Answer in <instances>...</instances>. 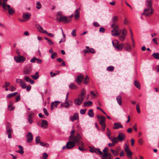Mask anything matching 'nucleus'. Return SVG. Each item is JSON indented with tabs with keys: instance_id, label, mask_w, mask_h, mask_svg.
I'll list each match as a JSON object with an SVG mask.
<instances>
[{
	"instance_id": "412c9836",
	"label": "nucleus",
	"mask_w": 159,
	"mask_h": 159,
	"mask_svg": "<svg viewBox=\"0 0 159 159\" xmlns=\"http://www.w3.org/2000/svg\"><path fill=\"white\" fill-rule=\"evenodd\" d=\"M61 102L59 101H56L54 102H52L51 103V109L52 110L54 107H56L58 105V103H60Z\"/></svg>"
},
{
	"instance_id": "bf43d9fd",
	"label": "nucleus",
	"mask_w": 159,
	"mask_h": 159,
	"mask_svg": "<svg viewBox=\"0 0 159 159\" xmlns=\"http://www.w3.org/2000/svg\"><path fill=\"white\" fill-rule=\"evenodd\" d=\"M86 109H81L80 111V112L81 114H84L85 113Z\"/></svg>"
},
{
	"instance_id": "72a5a7b5",
	"label": "nucleus",
	"mask_w": 159,
	"mask_h": 159,
	"mask_svg": "<svg viewBox=\"0 0 159 159\" xmlns=\"http://www.w3.org/2000/svg\"><path fill=\"white\" fill-rule=\"evenodd\" d=\"M152 56L154 58L157 59H159V53H154Z\"/></svg>"
},
{
	"instance_id": "a211bd4d",
	"label": "nucleus",
	"mask_w": 159,
	"mask_h": 159,
	"mask_svg": "<svg viewBox=\"0 0 159 159\" xmlns=\"http://www.w3.org/2000/svg\"><path fill=\"white\" fill-rule=\"evenodd\" d=\"M124 44V49L127 52H130L131 51L130 45L127 43Z\"/></svg>"
},
{
	"instance_id": "0eeeda50",
	"label": "nucleus",
	"mask_w": 159,
	"mask_h": 159,
	"mask_svg": "<svg viewBox=\"0 0 159 159\" xmlns=\"http://www.w3.org/2000/svg\"><path fill=\"white\" fill-rule=\"evenodd\" d=\"M14 59L15 61L18 63L23 62L24 61L26 58L23 56H15L14 57Z\"/></svg>"
},
{
	"instance_id": "4c0bfd02",
	"label": "nucleus",
	"mask_w": 159,
	"mask_h": 159,
	"mask_svg": "<svg viewBox=\"0 0 159 159\" xmlns=\"http://www.w3.org/2000/svg\"><path fill=\"white\" fill-rule=\"evenodd\" d=\"M107 70L109 71H113L114 70V67L113 66H109L107 68Z\"/></svg>"
},
{
	"instance_id": "b1692460",
	"label": "nucleus",
	"mask_w": 159,
	"mask_h": 159,
	"mask_svg": "<svg viewBox=\"0 0 159 159\" xmlns=\"http://www.w3.org/2000/svg\"><path fill=\"white\" fill-rule=\"evenodd\" d=\"M62 107H65L66 108H68L70 106V104L67 100H66L65 102L62 103L61 105Z\"/></svg>"
},
{
	"instance_id": "bb28decb",
	"label": "nucleus",
	"mask_w": 159,
	"mask_h": 159,
	"mask_svg": "<svg viewBox=\"0 0 159 159\" xmlns=\"http://www.w3.org/2000/svg\"><path fill=\"white\" fill-rule=\"evenodd\" d=\"M116 100L119 104L120 105H122V100L121 97L120 95L116 97Z\"/></svg>"
},
{
	"instance_id": "49530a36",
	"label": "nucleus",
	"mask_w": 159,
	"mask_h": 159,
	"mask_svg": "<svg viewBox=\"0 0 159 159\" xmlns=\"http://www.w3.org/2000/svg\"><path fill=\"white\" fill-rule=\"evenodd\" d=\"M57 57V54L56 52H54L53 53H52L51 56V58L52 59H54L55 57Z\"/></svg>"
},
{
	"instance_id": "58836bf2",
	"label": "nucleus",
	"mask_w": 159,
	"mask_h": 159,
	"mask_svg": "<svg viewBox=\"0 0 159 159\" xmlns=\"http://www.w3.org/2000/svg\"><path fill=\"white\" fill-rule=\"evenodd\" d=\"M111 141L115 144L119 142L117 138L115 137H113L112 139H111Z\"/></svg>"
},
{
	"instance_id": "5701e85b",
	"label": "nucleus",
	"mask_w": 159,
	"mask_h": 159,
	"mask_svg": "<svg viewBox=\"0 0 159 159\" xmlns=\"http://www.w3.org/2000/svg\"><path fill=\"white\" fill-rule=\"evenodd\" d=\"M151 11L148 14H149V15L150 14H153V11H154V9L152 8V7H148L144 9V12H148L150 11Z\"/></svg>"
},
{
	"instance_id": "680f3d73",
	"label": "nucleus",
	"mask_w": 159,
	"mask_h": 159,
	"mask_svg": "<svg viewBox=\"0 0 159 159\" xmlns=\"http://www.w3.org/2000/svg\"><path fill=\"white\" fill-rule=\"evenodd\" d=\"M71 34L73 36L75 37L76 35V30H73L71 32Z\"/></svg>"
},
{
	"instance_id": "f03ea898",
	"label": "nucleus",
	"mask_w": 159,
	"mask_h": 159,
	"mask_svg": "<svg viewBox=\"0 0 159 159\" xmlns=\"http://www.w3.org/2000/svg\"><path fill=\"white\" fill-rule=\"evenodd\" d=\"M109 150L107 147H106L103 150V153L100 157L102 159H113V156L110 153H108Z\"/></svg>"
},
{
	"instance_id": "7c9ffc66",
	"label": "nucleus",
	"mask_w": 159,
	"mask_h": 159,
	"mask_svg": "<svg viewBox=\"0 0 159 159\" xmlns=\"http://www.w3.org/2000/svg\"><path fill=\"white\" fill-rule=\"evenodd\" d=\"M111 25V27L113 29H116L118 28V25L117 23H112Z\"/></svg>"
},
{
	"instance_id": "774afa93",
	"label": "nucleus",
	"mask_w": 159,
	"mask_h": 159,
	"mask_svg": "<svg viewBox=\"0 0 159 159\" xmlns=\"http://www.w3.org/2000/svg\"><path fill=\"white\" fill-rule=\"evenodd\" d=\"M31 88V86L30 85H29L27 87H26V90L27 91H29L30 90Z\"/></svg>"
},
{
	"instance_id": "cd10ccee",
	"label": "nucleus",
	"mask_w": 159,
	"mask_h": 159,
	"mask_svg": "<svg viewBox=\"0 0 159 159\" xmlns=\"http://www.w3.org/2000/svg\"><path fill=\"white\" fill-rule=\"evenodd\" d=\"M69 88L70 89H76L78 87L77 86L75 85L73 83H71L69 85Z\"/></svg>"
},
{
	"instance_id": "0e129e2a",
	"label": "nucleus",
	"mask_w": 159,
	"mask_h": 159,
	"mask_svg": "<svg viewBox=\"0 0 159 159\" xmlns=\"http://www.w3.org/2000/svg\"><path fill=\"white\" fill-rule=\"evenodd\" d=\"M105 30V29L104 28L101 27L99 29V31L100 32H102L103 33L104 32Z\"/></svg>"
},
{
	"instance_id": "1a4fd4ad",
	"label": "nucleus",
	"mask_w": 159,
	"mask_h": 159,
	"mask_svg": "<svg viewBox=\"0 0 159 159\" xmlns=\"http://www.w3.org/2000/svg\"><path fill=\"white\" fill-rule=\"evenodd\" d=\"M84 100V98L78 96L77 98L74 100V104L76 105H80L81 104Z\"/></svg>"
},
{
	"instance_id": "f704fd0d",
	"label": "nucleus",
	"mask_w": 159,
	"mask_h": 159,
	"mask_svg": "<svg viewBox=\"0 0 159 159\" xmlns=\"http://www.w3.org/2000/svg\"><path fill=\"white\" fill-rule=\"evenodd\" d=\"M146 4L147 7H152V0H147Z\"/></svg>"
},
{
	"instance_id": "f3484780",
	"label": "nucleus",
	"mask_w": 159,
	"mask_h": 159,
	"mask_svg": "<svg viewBox=\"0 0 159 159\" xmlns=\"http://www.w3.org/2000/svg\"><path fill=\"white\" fill-rule=\"evenodd\" d=\"M31 14L30 13H24L23 14V18L25 20H28L30 18Z\"/></svg>"
},
{
	"instance_id": "4468645a",
	"label": "nucleus",
	"mask_w": 159,
	"mask_h": 159,
	"mask_svg": "<svg viewBox=\"0 0 159 159\" xmlns=\"http://www.w3.org/2000/svg\"><path fill=\"white\" fill-rule=\"evenodd\" d=\"M106 119V118L105 116H100V119L98 120L99 121L100 124L102 126H103L104 127L106 126V125L105 123Z\"/></svg>"
},
{
	"instance_id": "dca6fc26",
	"label": "nucleus",
	"mask_w": 159,
	"mask_h": 159,
	"mask_svg": "<svg viewBox=\"0 0 159 159\" xmlns=\"http://www.w3.org/2000/svg\"><path fill=\"white\" fill-rule=\"evenodd\" d=\"M123 128V126L120 123L115 122L114 124V126L113 128L114 129H118L120 128Z\"/></svg>"
},
{
	"instance_id": "f257e3e1",
	"label": "nucleus",
	"mask_w": 159,
	"mask_h": 159,
	"mask_svg": "<svg viewBox=\"0 0 159 159\" xmlns=\"http://www.w3.org/2000/svg\"><path fill=\"white\" fill-rule=\"evenodd\" d=\"M55 20L59 23L63 22L64 23H66L69 21L67 17L63 16L62 13L61 11L57 12V17Z\"/></svg>"
},
{
	"instance_id": "9d476101",
	"label": "nucleus",
	"mask_w": 159,
	"mask_h": 159,
	"mask_svg": "<svg viewBox=\"0 0 159 159\" xmlns=\"http://www.w3.org/2000/svg\"><path fill=\"white\" fill-rule=\"evenodd\" d=\"M117 44H115L113 41H112V43L113 46L116 49L120 51L122 50L124 46V44L123 43H121L120 44H118V42L117 41Z\"/></svg>"
},
{
	"instance_id": "c9c22d12",
	"label": "nucleus",
	"mask_w": 159,
	"mask_h": 159,
	"mask_svg": "<svg viewBox=\"0 0 159 159\" xmlns=\"http://www.w3.org/2000/svg\"><path fill=\"white\" fill-rule=\"evenodd\" d=\"M89 78L88 76H86L84 82V83L85 84H87L89 82Z\"/></svg>"
},
{
	"instance_id": "de8ad7c7",
	"label": "nucleus",
	"mask_w": 159,
	"mask_h": 159,
	"mask_svg": "<svg viewBox=\"0 0 159 159\" xmlns=\"http://www.w3.org/2000/svg\"><path fill=\"white\" fill-rule=\"evenodd\" d=\"M5 1H7V0H0V7H2Z\"/></svg>"
},
{
	"instance_id": "8fccbe9b",
	"label": "nucleus",
	"mask_w": 159,
	"mask_h": 159,
	"mask_svg": "<svg viewBox=\"0 0 159 159\" xmlns=\"http://www.w3.org/2000/svg\"><path fill=\"white\" fill-rule=\"evenodd\" d=\"M36 5V8L37 9H40L41 8V5L39 2H37Z\"/></svg>"
},
{
	"instance_id": "e2e57ef3",
	"label": "nucleus",
	"mask_w": 159,
	"mask_h": 159,
	"mask_svg": "<svg viewBox=\"0 0 159 159\" xmlns=\"http://www.w3.org/2000/svg\"><path fill=\"white\" fill-rule=\"evenodd\" d=\"M106 134L108 137H109V136H110L111 132L108 128H107V132Z\"/></svg>"
},
{
	"instance_id": "7ed1b4c3",
	"label": "nucleus",
	"mask_w": 159,
	"mask_h": 159,
	"mask_svg": "<svg viewBox=\"0 0 159 159\" xmlns=\"http://www.w3.org/2000/svg\"><path fill=\"white\" fill-rule=\"evenodd\" d=\"M2 7L4 11H8L9 14L10 15H13L15 12V9L7 4V1H5Z\"/></svg>"
},
{
	"instance_id": "4d7b16f0",
	"label": "nucleus",
	"mask_w": 159,
	"mask_h": 159,
	"mask_svg": "<svg viewBox=\"0 0 159 159\" xmlns=\"http://www.w3.org/2000/svg\"><path fill=\"white\" fill-rule=\"evenodd\" d=\"M43 110L44 113L46 116H48L49 115V113H48L47 109L45 108H44Z\"/></svg>"
},
{
	"instance_id": "a19ab883",
	"label": "nucleus",
	"mask_w": 159,
	"mask_h": 159,
	"mask_svg": "<svg viewBox=\"0 0 159 159\" xmlns=\"http://www.w3.org/2000/svg\"><path fill=\"white\" fill-rule=\"evenodd\" d=\"M36 27L38 29V30H39V32H43V29L42 27L39 25H36Z\"/></svg>"
},
{
	"instance_id": "2eb2a0df",
	"label": "nucleus",
	"mask_w": 159,
	"mask_h": 159,
	"mask_svg": "<svg viewBox=\"0 0 159 159\" xmlns=\"http://www.w3.org/2000/svg\"><path fill=\"white\" fill-rule=\"evenodd\" d=\"M32 70V66L31 65H30L28 68L26 67L24 71V74L25 75H27L30 73Z\"/></svg>"
},
{
	"instance_id": "864d4df0",
	"label": "nucleus",
	"mask_w": 159,
	"mask_h": 159,
	"mask_svg": "<svg viewBox=\"0 0 159 159\" xmlns=\"http://www.w3.org/2000/svg\"><path fill=\"white\" fill-rule=\"evenodd\" d=\"M125 36L124 35H122L121 36H119V38L120 40L123 41L125 40Z\"/></svg>"
},
{
	"instance_id": "37998d69",
	"label": "nucleus",
	"mask_w": 159,
	"mask_h": 159,
	"mask_svg": "<svg viewBox=\"0 0 159 159\" xmlns=\"http://www.w3.org/2000/svg\"><path fill=\"white\" fill-rule=\"evenodd\" d=\"M117 17L116 16H115L113 17L112 19V23H116L117 20Z\"/></svg>"
},
{
	"instance_id": "2f4dec72",
	"label": "nucleus",
	"mask_w": 159,
	"mask_h": 159,
	"mask_svg": "<svg viewBox=\"0 0 159 159\" xmlns=\"http://www.w3.org/2000/svg\"><path fill=\"white\" fill-rule=\"evenodd\" d=\"M84 106H91L92 105V102L90 101L85 102L84 103Z\"/></svg>"
},
{
	"instance_id": "aec40b11",
	"label": "nucleus",
	"mask_w": 159,
	"mask_h": 159,
	"mask_svg": "<svg viewBox=\"0 0 159 159\" xmlns=\"http://www.w3.org/2000/svg\"><path fill=\"white\" fill-rule=\"evenodd\" d=\"M78 114L77 113H75L73 116L70 117V119L72 121L77 120L79 119Z\"/></svg>"
},
{
	"instance_id": "393cba45",
	"label": "nucleus",
	"mask_w": 159,
	"mask_h": 159,
	"mask_svg": "<svg viewBox=\"0 0 159 159\" xmlns=\"http://www.w3.org/2000/svg\"><path fill=\"white\" fill-rule=\"evenodd\" d=\"M39 72H36L35 75H31V77L34 80H37L38 79L39 77Z\"/></svg>"
},
{
	"instance_id": "423d86ee",
	"label": "nucleus",
	"mask_w": 159,
	"mask_h": 159,
	"mask_svg": "<svg viewBox=\"0 0 159 159\" xmlns=\"http://www.w3.org/2000/svg\"><path fill=\"white\" fill-rule=\"evenodd\" d=\"M75 146V144L74 142L69 141L66 143V145L63 146L62 149H64L66 148L67 149H70L74 147Z\"/></svg>"
},
{
	"instance_id": "6ab92c4d",
	"label": "nucleus",
	"mask_w": 159,
	"mask_h": 159,
	"mask_svg": "<svg viewBox=\"0 0 159 159\" xmlns=\"http://www.w3.org/2000/svg\"><path fill=\"white\" fill-rule=\"evenodd\" d=\"M80 10V8H79L77 9L74 12V16L75 20L78 19L80 17L79 11Z\"/></svg>"
},
{
	"instance_id": "79ce46f5",
	"label": "nucleus",
	"mask_w": 159,
	"mask_h": 159,
	"mask_svg": "<svg viewBox=\"0 0 159 159\" xmlns=\"http://www.w3.org/2000/svg\"><path fill=\"white\" fill-rule=\"evenodd\" d=\"M35 142L36 144H38L40 142V137L39 136H38L36 137Z\"/></svg>"
},
{
	"instance_id": "a18cd8bd",
	"label": "nucleus",
	"mask_w": 159,
	"mask_h": 159,
	"mask_svg": "<svg viewBox=\"0 0 159 159\" xmlns=\"http://www.w3.org/2000/svg\"><path fill=\"white\" fill-rule=\"evenodd\" d=\"M48 154L46 152L43 153L42 156V158L43 159H47L48 157Z\"/></svg>"
},
{
	"instance_id": "4be33fe9",
	"label": "nucleus",
	"mask_w": 159,
	"mask_h": 159,
	"mask_svg": "<svg viewBox=\"0 0 159 159\" xmlns=\"http://www.w3.org/2000/svg\"><path fill=\"white\" fill-rule=\"evenodd\" d=\"M41 126L43 128H46L48 127V123L46 120H42V123L41 124Z\"/></svg>"
},
{
	"instance_id": "13d9d810",
	"label": "nucleus",
	"mask_w": 159,
	"mask_h": 159,
	"mask_svg": "<svg viewBox=\"0 0 159 159\" xmlns=\"http://www.w3.org/2000/svg\"><path fill=\"white\" fill-rule=\"evenodd\" d=\"M8 110L10 111H12V110H13L14 109V107H13L12 106V105L11 104H9L8 105Z\"/></svg>"
},
{
	"instance_id": "ddd939ff",
	"label": "nucleus",
	"mask_w": 159,
	"mask_h": 159,
	"mask_svg": "<svg viewBox=\"0 0 159 159\" xmlns=\"http://www.w3.org/2000/svg\"><path fill=\"white\" fill-rule=\"evenodd\" d=\"M27 142L30 143L33 140V136L30 132H29L26 136Z\"/></svg>"
},
{
	"instance_id": "5fc2aeb1",
	"label": "nucleus",
	"mask_w": 159,
	"mask_h": 159,
	"mask_svg": "<svg viewBox=\"0 0 159 159\" xmlns=\"http://www.w3.org/2000/svg\"><path fill=\"white\" fill-rule=\"evenodd\" d=\"M115 29H113V30H112L111 31V34L112 35L115 36H117L118 34H117L116 33H115Z\"/></svg>"
},
{
	"instance_id": "052dcab7",
	"label": "nucleus",
	"mask_w": 159,
	"mask_h": 159,
	"mask_svg": "<svg viewBox=\"0 0 159 159\" xmlns=\"http://www.w3.org/2000/svg\"><path fill=\"white\" fill-rule=\"evenodd\" d=\"M36 62L38 64H41V63H42V60L41 59H39L36 58Z\"/></svg>"
},
{
	"instance_id": "c85d7f7f",
	"label": "nucleus",
	"mask_w": 159,
	"mask_h": 159,
	"mask_svg": "<svg viewBox=\"0 0 159 159\" xmlns=\"http://www.w3.org/2000/svg\"><path fill=\"white\" fill-rule=\"evenodd\" d=\"M134 85L137 88L139 89H140V85L139 83L136 80L134 81Z\"/></svg>"
},
{
	"instance_id": "69168bd1",
	"label": "nucleus",
	"mask_w": 159,
	"mask_h": 159,
	"mask_svg": "<svg viewBox=\"0 0 159 159\" xmlns=\"http://www.w3.org/2000/svg\"><path fill=\"white\" fill-rule=\"evenodd\" d=\"M122 35L125 36L127 34V31L125 29H124V30L122 31Z\"/></svg>"
},
{
	"instance_id": "09e8293b",
	"label": "nucleus",
	"mask_w": 159,
	"mask_h": 159,
	"mask_svg": "<svg viewBox=\"0 0 159 159\" xmlns=\"http://www.w3.org/2000/svg\"><path fill=\"white\" fill-rule=\"evenodd\" d=\"M16 82L18 84H21L23 82L22 80L20 79H16Z\"/></svg>"
},
{
	"instance_id": "20e7f679",
	"label": "nucleus",
	"mask_w": 159,
	"mask_h": 159,
	"mask_svg": "<svg viewBox=\"0 0 159 159\" xmlns=\"http://www.w3.org/2000/svg\"><path fill=\"white\" fill-rule=\"evenodd\" d=\"M82 138L80 134H78L74 136L70 140H72V141L74 142L75 144L76 143H77L78 145H80L82 146L84 145L83 143L82 142H80V140Z\"/></svg>"
},
{
	"instance_id": "a878e982",
	"label": "nucleus",
	"mask_w": 159,
	"mask_h": 159,
	"mask_svg": "<svg viewBox=\"0 0 159 159\" xmlns=\"http://www.w3.org/2000/svg\"><path fill=\"white\" fill-rule=\"evenodd\" d=\"M18 147L20 149V150L17 151H16V152L21 154H23L24 152L23 150V147L21 145H18Z\"/></svg>"
},
{
	"instance_id": "9b49d317",
	"label": "nucleus",
	"mask_w": 159,
	"mask_h": 159,
	"mask_svg": "<svg viewBox=\"0 0 159 159\" xmlns=\"http://www.w3.org/2000/svg\"><path fill=\"white\" fill-rule=\"evenodd\" d=\"M84 78V76L83 74H79L77 76V79L75 80V81L78 84H79L83 81Z\"/></svg>"
},
{
	"instance_id": "6e6552de",
	"label": "nucleus",
	"mask_w": 159,
	"mask_h": 159,
	"mask_svg": "<svg viewBox=\"0 0 159 159\" xmlns=\"http://www.w3.org/2000/svg\"><path fill=\"white\" fill-rule=\"evenodd\" d=\"M117 138L118 141L122 142L125 139L126 135L123 133H119L117 136Z\"/></svg>"
},
{
	"instance_id": "338daca9",
	"label": "nucleus",
	"mask_w": 159,
	"mask_h": 159,
	"mask_svg": "<svg viewBox=\"0 0 159 159\" xmlns=\"http://www.w3.org/2000/svg\"><path fill=\"white\" fill-rule=\"evenodd\" d=\"M89 52H91L92 53H94L95 52V50L93 48H91L89 50Z\"/></svg>"
},
{
	"instance_id": "473e14b6",
	"label": "nucleus",
	"mask_w": 159,
	"mask_h": 159,
	"mask_svg": "<svg viewBox=\"0 0 159 159\" xmlns=\"http://www.w3.org/2000/svg\"><path fill=\"white\" fill-rule=\"evenodd\" d=\"M86 91L84 89H83L81 92V94L79 95L78 96L80 97L81 98H84V95L85 94Z\"/></svg>"
},
{
	"instance_id": "c03bdc74",
	"label": "nucleus",
	"mask_w": 159,
	"mask_h": 159,
	"mask_svg": "<svg viewBox=\"0 0 159 159\" xmlns=\"http://www.w3.org/2000/svg\"><path fill=\"white\" fill-rule=\"evenodd\" d=\"M39 143L40 145L42 146L46 147H48L49 146V145L48 143L45 144L44 143L41 142Z\"/></svg>"
},
{
	"instance_id": "e433bc0d",
	"label": "nucleus",
	"mask_w": 159,
	"mask_h": 159,
	"mask_svg": "<svg viewBox=\"0 0 159 159\" xmlns=\"http://www.w3.org/2000/svg\"><path fill=\"white\" fill-rule=\"evenodd\" d=\"M95 153L97 154H99L101 155L103 154L102 152L100 151L99 148H95Z\"/></svg>"
},
{
	"instance_id": "c756f323",
	"label": "nucleus",
	"mask_w": 159,
	"mask_h": 159,
	"mask_svg": "<svg viewBox=\"0 0 159 159\" xmlns=\"http://www.w3.org/2000/svg\"><path fill=\"white\" fill-rule=\"evenodd\" d=\"M88 115L91 117H93L94 116V113L92 109H90L89 110Z\"/></svg>"
},
{
	"instance_id": "3c124183",
	"label": "nucleus",
	"mask_w": 159,
	"mask_h": 159,
	"mask_svg": "<svg viewBox=\"0 0 159 159\" xmlns=\"http://www.w3.org/2000/svg\"><path fill=\"white\" fill-rule=\"evenodd\" d=\"M139 104L136 105V110L138 113L139 114L141 112L140 111L139 108Z\"/></svg>"
},
{
	"instance_id": "603ef678",
	"label": "nucleus",
	"mask_w": 159,
	"mask_h": 159,
	"mask_svg": "<svg viewBox=\"0 0 159 159\" xmlns=\"http://www.w3.org/2000/svg\"><path fill=\"white\" fill-rule=\"evenodd\" d=\"M20 86L23 89H25L26 88V84L24 82H23L22 83L20 84Z\"/></svg>"
},
{
	"instance_id": "ea45409f",
	"label": "nucleus",
	"mask_w": 159,
	"mask_h": 159,
	"mask_svg": "<svg viewBox=\"0 0 159 159\" xmlns=\"http://www.w3.org/2000/svg\"><path fill=\"white\" fill-rule=\"evenodd\" d=\"M75 130H73L72 131H71L70 132V135L69 136V139H71L73 137V136H74V134L75 133Z\"/></svg>"
},
{
	"instance_id": "39448f33",
	"label": "nucleus",
	"mask_w": 159,
	"mask_h": 159,
	"mask_svg": "<svg viewBox=\"0 0 159 159\" xmlns=\"http://www.w3.org/2000/svg\"><path fill=\"white\" fill-rule=\"evenodd\" d=\"M6 134H8V138L10 139L11 138V133L12 131V130L11 128V124L7 122L6 125Z\"/></svg>"
},
{
	"instance_id": "6e6d98bb",
	"label": "nucleus",
	"mask_w": 159,
	"mask_h": 159,
	"mask_svg": "<svg viewBox=\"0 0 159 159\" xmlns=\"http://www.w3.org/2000/svg\"><path fill=\"white\" fill-rule=\"evenodd\" d=\"M20 95H18L17 96L16 98V102H17L20 101Z\"/></svg>"
},
{
	"instance_id": "f8f14e48",
	"label": "nucleus",
	"mask_w": 159,
	"mask_h": 159,
	"mask_svg": "<svg viewBox=\"0 0 159 159\" xmlns=\"http://www.w3.org/2000/svg\"><path fill=\"white\" fill-rule=\"evenodd\" d=\"M124 149L127 157L129 158H131V157L132 153L129 150L128 146L127 144H125V147L124 148Z\"/></svg>"
}]
</instances>
